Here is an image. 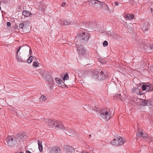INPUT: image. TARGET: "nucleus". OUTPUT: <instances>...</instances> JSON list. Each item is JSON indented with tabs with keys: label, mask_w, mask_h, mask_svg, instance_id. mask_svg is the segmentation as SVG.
Wrapping results in <instances>:
<instances>
[{
	"label": "nucleus",
	"mask_w": 153,
	"mask_h": 153,
	"mask_svg": "<svg viewBox=\"0 0 153 153\" xmlns=\"http://www.w3.org/2000/svg\"><path fill=\"white\" fill-rule=\"evenodd\" d=\"M142 90L143 91L146 90L148 92H151L153 90V87H142Z\"/></svg>",
	"instance_id": "obj_17"
},
{
	"label": "nucleus",
	"mask_w": 153,
	"mask_h": 153,
	"mask_svg": "<svg viewBox=\"0 0 153 153\" xmlns=\"http://www.w3.org/2000/svg\"><path fill=\"white\" fill-rule=\"evenodd\" d=\"M99 4V2H98L97 1H94V4Z\"/></svg>",
	"instance_id": "obj_46"
},
{
	"label": "nucleus",
	"mask_w": 153,
	"mask_h": 153,
	"mask_svg": "<svg viewBox=\"0 0 153 153\" xmlns=\"http://www.w3.org/2000/svg\"><path fill=\"white\" fill-rule=\"evenodd\" d=\"M141 104L143 105H146V100H143L141 102Z\"/></svg>",
	"instance_id": "obj_32"
},
{
	"label": "nucleus",
	"mask_w": 153,
	"mask_h": 153,
	"mask_svg": "<svg viewBox=\"0 0 153 153\" xmlns=\"http://www.w3.org/2000/svg\"><path fill=\"white\" fill-rule=\"evenodd\" d=\"M29 52H30V53H32V51L30 49V50Z\"/></svg>",
	"instance_id": "obj_50"
},
{
	"label": "nucleus",
	"mask_w": 153,
	"mask_h": 153,
	"mask_svg": "<svg viewBox=\"0 0 153 153\" xmlns=\"http://www.w3.org/2000/svg\"><path fill=\"white\" fill-rule=\"evenodd\" d=\"M60 22L62 25H69L72 22L70 20H67L65 19H60Z\"/></svg>",
	"instance_id": "obj_12"
},
{
	"label": "nucleus",
	"mask_w": 153,
	"mask_h": 153,
	"mask_svg": "<svg viewBox=\"0 0 153 153\" xmlns=\"http://www.w3.org/2000/svg\"><path fill=\"white\" fill-rule=\"evenodd\" d=\"M115 5L117 6H118L119 5V3L117 2H115Z\"/></svg>",
	"instance_id": "obj_47"
},
{
	"label": "nucleus",
	"mask_w": 153,
	"mask_h": 153,
	"mask_svg": "<svg viewBox=\"0 0 153 153\" xmlns=\"http://www.w3.org/2000/svg\"><path fill=\"white\" fill-rule=\"evenodd\" d=\"M146 105L151 106L152 105V101L150 100H146Z\"/></svg>",
	"instance_id": "obj_27"
},
{
	"label": "nucleus",
	"mask_w": 153,
	"mask_h": 153,
	"mask_svg": "<svg viewBox=\"0 0 153 153\" xmlns=\"http://www.w3.org/2000/svg\"><path fill=\"white\" fill-rule=\"evenodd\" d=\"M92 75L94 78L100 80H104L108 76L106 71L103 72L102 71L99 73L98 71H94L93 72Z\"/></svg>",
	"instance_id": "obj_2"
},
{
	"label": "nucleus",
	"mask_w": 153,
	"mask_h": 153,
	"mask_svg": "<svg viewBox=\"0 0 153 153\" xmlns=\"http://www.w3.org/2000/svg\"><path fill=\"white\" fill-rule=\"evenodd\" d=\"M49 153H61V151L59 146H54L50 148Z\"/></svg>",
	"instance_id": "obj_7"
},
{
	"label": "nucleus",
	"mask_w": 153,
	"mask_h": 153,
	"mask_svg": "<svg viewBox=\"0 0 153 153\" xmlns=\"http://www.w3.org/2000/svg\"><path fill=\"white\" fill-rule=\"evenodd\" d=\"M6 143L5 144L9 146H13L17 143L16 136H8L6 139Z\"/></svg>",
	"instance_id": "obj_4"
},
{
	"label": "nucleus",
	"mask_w": 153,
	"mask_h": 153,
	"mask_svg": "<svg viewBox=\"0 0 153 153\" xmlns=\"http://www.w3.org/2000/svg\"><path fill=\"white\" fill-rule=\"evenodd\" d=\"M100 114L101 120L108 121L111 117V113L108 109L105 108L101 110Z\"/></svg>",
	"instance_id": "obj_3"
},
{
	"label": "nucleus",
	"mask_w": 153,
	"mask_h": 153,
	"mask_svg": "<svg viewBox=\"0 0 153 153\" xmlns=\"http://www.w3.org/2000/svg\"><path fill=\"white\" fill-rule=\"evenodd\" d=\"M124 17L126 19L131 20L133 19L134 17L133 14H126L125 15Z\"/></svg>",
	"instance_id": "obj_16"
},
{
	"label": "nucleus",
	"mask_w": 153,
	"mask_h": 153,
	"mask_svg": "<svg viewBox=\"0 0 153 153\" xmlns=\"http://www.w3.org/2000/svg\"><path fill=\"white\" fill-rule=\"evenodd\" d=\"M152 12V13H153V12Z\"/></svg>",
	"instance_id": "obj_56"
},
{
	"label": "nucleus",
	"mask_w": 153,
	"mask_h": 153,
	"mask_svg": "<svg viewBox=\"0 0 153 153\" xmlns=\"http://www.w3.org/2000/svg\"><path fill=\"white\" fill-rule=\"evenodd\" d=\"M93 23L92 22H90L89 23H88V25H90V26H92L93 25Z\"/></svg>",
	"instance_id": "obj_45"
},
{
	"label": "nucleus",
	"mask_w": 153,
	"mask_h": 153,
	"mask_svg": "<svg viewBox=\"0 0 153 153\" xmlns=\"http://www.w3.org/2000/svg\"><path fill=\"white\" fill-rule=\"evenodd\" d=\"M108 42L106 41H104L103 45L104 47L108 45Z\"/></svg>",
	"instance_id": "obj_35"
},
{
	"label": "nucleus",
	"mask_w": 153,
	"mask_h": 153,
	"mask_svg": "<svg viewBox=\"0 0 153 153\" xmlns=\"http://www.w3.org/2000/svg\"><path fill=\"white\" fill-rule=\"evenodd\" d=\"M49 87L50 89H51L52 88L51 87Z\"/></svg>",
	"instance_id": "obj_52"
},
{
	"label": "nucleus",
	"mask_w": 153,
	"mask_h": 153,
	"mask_svg": "<svg viewBox=\"0 0 153 153\" xmlns=\"http://www.w3.org/2000/svg\"><path fill=\"white\" fill-rule=\"evenodd\" d=\"M81 153H88V152H82Z\"/></svg>",
	"instance_id": "obj_51"
},
{
	"label": "nucleus",
	"mask_w": 153,
	"mask_h": 153,
	"mask_svg": "<svg viewBox=\"0 0 153 153\" xmlns=\"http://www.w3.org/2000/svg\"><path fill=\"white\" fill-rule=\"evenodd\" d=\"M11 25V23L10 22H8L7 23V25L8 27H10Z\"/></svg>",
	"instance_id": "obj_42"
},
{
	"label": "nucleus",
	"mask_w": 153,
	"mask_h": 153,
	"mask_svg": "<svg viewBox=\"0 0 153 153\" xmlns=\"http://www.w3.org/2000/svg\"><path fill=\"white\" fill-rule=\"evenodd\" d=\"M33 58V57L31 56H30L29 58L27 59V62L28 63H30L32 62L33 61L32 59Z\"/></svg>",
	"instance_id": "obj_25"
},
{
	"label": "nucleus",
	"mask_w": 153,
	"mask_h": 153,
	"mask_svg": "<svg viewBox=\"0 0 153 153\" xmlns=\"http://www.w3.org/2000/svg\"><path fill=\"white\" fill-rule=\"evenodd\" d=\"M77 49V52L79 54H83L85 52V49L84 46L81 44H76Z\"/></svg>",
	"instance_id": "obj_6"
},
{
	"label": "nucleus",
	"mask_w": 153,
	"mask_h": 153,
	"mask_svg": "<svg viewBox=\"0 0 153 153\" xmlns=\"http://www.w3.org/2000/svg\"><path fill=\"white\" fill-rule=\"evenodd\" d=\"M83 85H81L82 86H85V85H88V84L87 82H85L84 81L83 82V83H82Z\"/></svg>",
	"instance_id": "obj_40"
},
{
	"label": "nucleus",
	"mask_w": 153,
	"mask_h": 153,
	"mask_svg": "<svg viewBox=\"0 0 153 153\" xmlns=\"http://www.w3.org/2000/svg\"><path fill=\"white\" fill-rule=\"evenodd\" d=\"M16 57L17 59L18 60V61L20 62H24V61H22V58L20 56H18V54L16 55Z\"/></svg>",
	"instance_id": "obj_31"
},
{
	"label": "nucleus",
	"mask_w": 153,
	"mask_h": 153,
	"mask_svg": "<svg viewBox=\"0 0 153 153\" xmlns=\"http://www.w3.org/2000/svg\"><path fill=\"white\" fill-rule=\"evenodd\" d=\"M83 85H81L82 86H85V85H88V84L87 82H85L84 81L83 82V83H82Z\"/></svg>",
	"instance_id": "obj_41"
},
{
	"label": "nucleus",
	"mask_w": 153,
	"mask_h": 153,
	"mask_svg": "<svg viewBox=\"0 0 153 153\" xmlns=\"http://www.w3.org/2000/svg\"><path fill=\"white\" fill-rule=\"evenodd\" d=\"M25 46H28L27 45H25Z\"/></svg>",
	"instance_id": "obj_55"
},
{
	"label": "nucleus",
	"mask_w": 153,
	"mask_h": 153,
	"mask_svg": "<svg viewBox=\"0 0 153 153\" xmlns=\"http://www.w3.org/2000/svg\"><path fill=\"white\" fill-rule=\"evenodd\" d=\"M98 60L100 63L102 64L105 63L106 62L102 58L98 59Z\"/></svg>",
	"instance_id": "obj_30"
},
{
	"label": "nucleus",
	"mask_w": 153,
	"mask_h": 153,
	"mask_svg": "<svg viewBox=\"0 0 153 153\" xmlns=\"http://www.w3.org/2000/svg\"><path fill=\"white\" fill-rule=\"evenodd\" d=\"M42 76L45 78H49L50 77V74L49 73H48L46 71H44L43 72L42 74Z\"/></svg>",
	"instance_id": "obj_21"
},
{
	"label": "nucleus",
	"mask_w": 153,
	"mask_h": 153,
	"mask_svg": "<svg viewBox=\"0 0 153 153\" xmlns=\"http://www.w3.org/2000/svg\"><path fill=\"white\" fill-rule=\"evenodd\" d=\"M126 2V3H129V2H131V1H132L133 0H125Z\"/></svg>",
	"instance_id": "obj_43"
},
{
	"label": "nucleus",
	"mask_w": 153,
	"mask_h": 153,
	"mask_svg": "<svg viewBox=\"0 0 153 153\" xmlns=\"http://www.w3.org/2000/svg\"><path fill=\"white\" fill-rule=\"evenodd\" d=\"M63 84L61 85V86H67L65 84V83H64V82H62Z\"/></svg>",
	"instance_id": "obj_48"
},
{
	"label": "nucleus",
	"mask_w": 153,
	"mask_h": 153,
	"mask_svg": "<svg viewBox=\"0 0 153 153\" xmlns=\"http://www.w3.org/2000/svg\"><path fill=\"white\" fill-rule=\"evenodd\" d=\"M89 136V137H91V134H90Z\"/></svg>",
	"instance_id": "obj_53"
},
{
	"label": "nucleus",
	"mask_w": 153,
	"mask_h": 153,
	"mask_svg": "<svg viewBox=\"0 0 153 153\" xmlns=\"http://www.w3.org/2000/svg\"><path fill=\"white\" fill-rule=\"evenodd\" d=\"M33 65L35 67H36L38 66V65L37 64L36 62H34L33 64Z\"/></svg>",
	"instance_id": "obj_37"
},
{
	"label": "nucleus",
	"mask_w": 153,
	"mask_h": 153,
	"mask_svg": "<svg viewBox=\"0 0 153 153\" xmlns=\"http://www.w3.org/2000/svg\"><path fill=\"white\" fill-rule=\"evenodd\" d=\"M38 148L40 152H42V141L38 140Z\"/></svg>",
	"instance_id": "obj_20"
},
{
	"label": "nucleus",
	"mask_w": 153,
	"mask_h": 153,
	"mask_svg": "<svg viewBox=\"0 0 153 153\" xmlns=\"http://www.w3.org/2000/svg\"><path fill=\"white\" fill-rule=\"evenodd\" d=\"M55 122L56 124L55 126H54V127H56V128H59L60 129H62L64 130V131H65V129L66 128L64 127L63 125L61 122H57V121L56 120Z\"/></svg>",
	"instance_id": "obj_10"
},
{
	"label": "nucleus",
	"mask_w": 153,
	"mask_h": 153,
	"mask_svg": "<svg viewBox=\"0 0 153 153\" xmlns=\"http://www.w3.org/2000/svg\"><path fill=\"white\" fill-rule=\"evenodd\" d=\"M24 24L22 22L19 25V29H21L22 30H23V27H24Z\"/></svg>",
	"instance_id": "obj_28"
},
{
	"label": "nucleus",
	"mask_w": 153,
	"mask_h": 153,
	"mask_svg": "<svg viewBox=\"0 0 153 153\" xmlns=\"http://www.w3.org/2000/svg\"><path fill=\"white\" fill-rule=\"evenodd\" d=\"M22 15L25 17H27L32 15V13L29 11L24 10L22 12Z\"/></svg>",
	"instance_id": "obj_18"
},
{
	"label": "nucleus",
	"mask_w": 153,
	"mask_h": 153,
	"mask_svg": "<svg viewBox=\"0 0 153 153\" xmlns=\"http://www.w3.org/2000/svg\"><path fill=\"white\" fill-rule=\"evenodd\" d=\"M64 131L69 136H73L75 134V133L74 130L72 129H68V128H66Z\"/></svg>",
	"instance_id": "obj_9"
},
{
	"label": "nucleus",
	"mask_w": 153,
	"mask_h": 153,
	"mask_svg": "<svg viewBox=\"0 0 153 153\" xmlns=\"http://www.w3.org/2000/svg\"><path fill=\"white\" fill-rule=\"evenodd\" d=\"M137 136L139 137H142L143 138L146 137L147 138V135L143 134V133L142 131H138L137 133L136 134Z\"/></svg>",
	"instance_id": "obj_19"
},
{
	"label": "nucleus",
	"mask_w": 153,
	"mask_h": 153,
	"mask_svg": "<svg viewBox=\"0 0 153 153\" xmlns=\"http://www.w3.org/2000/svg\"><path fill=\"white\" fill-rule=\"evenodd\" d=\"M97 1L99 3V5H101L102 7H104L106 9H107L108 11H110V8L104 2H101L98 0H97Z\"/></svg>",
	"instance_id": "obj_15"
},
{
	"label": "nucleus",
	"mask_w": 153,
	"mask_h": 153,
	"mask_svg": "<svg viewBox=\"0 0 153 153\" xmlns=\"http://www.w3.org/2000/svg\"><path fill=\"white\" fill-rule=\"evenodd\" d=\"M139 91L138 88H137L134 87L131 91L132 93L138 94Z\"/></svg>",
	"instance_id": "obj_23"
},
{
	"label": "nucleus",
	"mask_w": 153,
	"mask_h": 153,
	"mask_svg": "<svg viewBox=\"0 0 153 153\" xmlns=\"http://www.w3.org/2000/svg\"><path fill=\"white\" fill-rule=\"evenodd\" d=\"M56 121H53L52 120L48 119L47 120V122L48 126L52 127H54V126L56 124Z\"/></svg>",
	"instance_id": "obj_14"
},
{
	"label": "nucleus",
	"mask_w": 153,
	"mask_h": 153,
	"mask_svg": "<svg viewBox=\"0 0 153 153\" xmlns=\"http://www.w3.org/2000/svg\"><path fill=\"white\" fill-rule=\"evenodd\" d=\"M65 3L64 2H63L62 4V7H64L65 6Z\"/></svg>",
	"instance_id": "obj_44"
},
{
	"label": "nucleus",
	"mask_w": 153,
	"mask_h": 153,
	"mask_svg": "<svg viewBox=\"0 0 153 153\" xmlns=\"http://www.w3.org/2000/svg\"><path fill=\"white\" fill-rule=\"evenodd\" d=\"M0 3H1V1H0Z\"/></svg>",
	"instance_id": "obj_57"
},
{
	"label": "nucleus",
	"mask_w": 153,
	"mask_h": 153,
	"mask_svg": "<svg viewBox=\"0 0 153 153\" xmlns=\"http://www.w3.org/2000/svg\"><path fill=\"white\" fill-rule=\"evenodd\" d=\"M138 42L140 45V46L141 47L143 46V41L142 39H140Z\"/></svg>",
	"instance_id": "obj_33"
},
{
	"label": "nucleus",
	"mask_w": 153,
	"mask_h": 153,
	"mask_svg": "<svg viewBox=\"0 0 153 153\" xmlns=\"http://www.w3.org/2000/svg\"><path fill=\"white\" fill-rule=\"evenodd\" d=\"M111 143L113 145L118 146L123 144L124 143V141L123 138L121 136H117L115 137L114 138L113 142Z\"/></svg>",
	"instance_id": "obj_5"
},
{
	"label": "nucleus",
	"mask_w": 153,
	"mask_h": 153,
	"mask_svg": "<svg viewBox=\"0 0 153 153\" xmlns=\"http://www.w3.org/2000/svg\"><path fill=\"white\" fill-rule=\"evenodd\" d=\"M115 84L113 82H112L111 83H110L109 82H108L107 84V85H113V84Z\"/></svg>",
	"instance_id": "obj_36"
},
{
	"label": "nucleus",
	"mask_w": 153,
	"mask_h": 153,
	"mask_svg": "<svg viewBox=\"0 0 153 153\" xmlns=\"http://www.w3.org/2000/svg\"><path fill=\"white\" fill-rule=\"evenodd\" d=\"M84 82V81L83 80H81L79 81V82L80 84H81V85H83L82 83H83Z\"/></svg>",
	"instance_id": "obj_39"
},
{
	"label": "nucleus",
	"mask_w": 153,
	"mask_h": 153,
	"mask_svg": "<svg viewBox=\"0 0 153 153\" xmlns=\"http://www.w3.org/2000/svg\"><path fill=\"white\" fill-rule=\"evenodd\" d=\"M19 153H23V152H20Z\"/></svg>",
	"instance_id": "obj_54"
},
{
	"label": "nucleus",
	"mask_w": 153,
	"mask_h": 153,
	"mask_svg": "<svg viewBox=\"0 0 153 153\" xmlns=\"http://www.w3.org/2000/svg\"><path fill=\"white\" fill-rule=\"evenodd\" d=\"M40 99L41 101H44L46 99V97L44 95H42L40 97Z\"/></svg>",
	"instance_id": "obj_26"
},
{
	"label": "nucleus",
	"mask_w": 153,
	"mask_h": 153,
	"mask_svg": "<svg viewBox=\"0 0 153 153\" xmlns=\"http://www.w3.org/2000/svg\"><path fill=\"white\" fill-rule=\"evenodd\" d=\"M26 134L25 133H19L17 134L16 135V140H19L20 139H22L24 137H26Z\"/></svg>",
	"instance_id": "obj_13"
},
{
	"label": "nucleus",
	"mask_w": 153,
	"mask_h": 153,
	"mask_svg": "<svg viewBox=\"0 0 153 153\" xmlns=\"http://www.w3.org/2000/svg\"><path fill=\"white\" fill-rule=\"evenodd\" d=\"M55 122L56 124L55 126H54V127H56V128H59L60 129H62L64 130V131H65V129L66 128L64 127L63 125L61 122H57V121L56 120Z\"/></svg>",
	"instance_id": "obj_11"
},
{
	"label": "nucleus",
	"mask_w": 153,
	"mask_h": 153,
	"mask_svg": "<svg viewBox=\"0 0 153 153\" xmlns=\"http://www.w3.org/2000/svg\"><path fill=\"white\" fill-rule=\"evenodd\" d=\"M65 151L66 153H79L77 151L75 152V150L73 147L68 146H66Z\"/></svg>",
	"instance_id": "obj_8"
},
{
	"label": "nucleus",
	"mask_w": 153,
	"mask_h": 153,
	"mask_svg": "<svg viewBox=\"0 0 153 153\" xmlns=\"http://www.w3.org/2000/svg\"><path fill=\"white\" fill-rule=\"evenodd\" d=\"M55 80L56 82L58 85H61L62 82V80L60 79L59 77H56L55 78Z\"/></svg>",
	"instance_id": "obj_22"
},
{
	"label": "nucleus",
	"mask_w": 153,
	"mask_h": 153,
	"mask_svg": "<svg viewBox=\"0 0 153 153\" xmlns=\"http://www.w3.org/2000/svg\"><path fill=\"white\" fill-rule=\"evenodd\" d=\"M68 79L69 76L68 74H65L63 78V80L65 81V80H68Z\"/></svg>",
	"instance_id": "obj_29"
},
{
	"label": "nucleus",
	"mask_w": 153,
	"mask_h": 153,
	"mask_svg": "<svg viewBox=\"0 0 153 153\" xmlns=\"http://www.w3.org/2000/svg\"><path fill=\"white\" fill-rule=\"evenodd\" d=\"M142 85V86H152V85L151 84H150L149 83H143L142 84H140V83H139L138 84V86H141V85Z\"/></svg>",
	"instance_id": "obj_24"
},
{
	"label": "nucleus",
	"mask_w": 153,
	"mask_h": 153,
	"mask_svg": "<svg viewBox=\"0 0 153 153\" xmlns=\"http://www.w3.org/2000/svg\"><path fill=\"white\" fill-rule=\"evenodd\" d=\"M23 46H24V45L20 46L19 47V48L17 49V52H16V55L18 54V52L19 51H20V49H21V47H22Z\"/></svg>",
	"instance_id": "obj_38"
},
{
	"label": "nucleus",
	"mask_w": 153,
	"mask_h": 153,
	"mask_svg": "<svg viewBox=\"0 0 153 153\" xmlns=\"http://www.w3.org/2000/svg\"><path fill=\"white\" fill-rule=\"evenodd\" d=\"M151 12H153V9L152 8H151Z\"/></svg>",
	"instance_id": "obj_49"
},
{
	"label": "nucleus",
	"mask_w": 153,
	"mask_h": 153,
	"mask_svg": "<svg viewBox=\"0 0 153 153\" xmlns=\"http://www.w3.org/2000/svg\"><path fill=\"white\" fill-rule=\"evenodd\" d=\"M90 36L89 33L86 32L80 31L77 36V39L81 43H84L88 41Z\"/></svg>",
	"instance_id": "obj_1"
},
{
	"label": "nucleus",
	"mask_w": 153,
	"mask_h": 153,
	"mask_svg": "<svg viewBox=\"0 0 153 153\" xmlns=\"http://www.w3.org/2000/svg\"><path fill=\"white\" fill-rule=\"evenodd\" d=\"M94 110V111H100V109L98 108V107L97 106H95L93 108Z\"/></svg>",
	"instance_id": "obj_34"
}]
</instances>
